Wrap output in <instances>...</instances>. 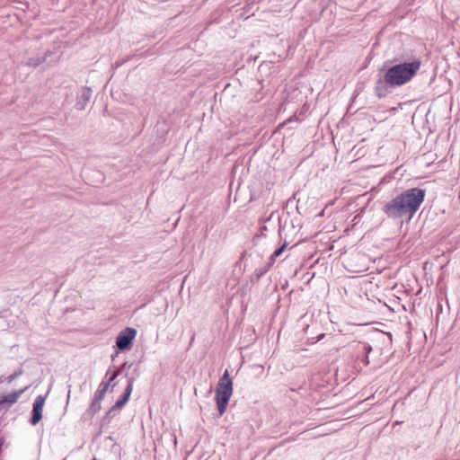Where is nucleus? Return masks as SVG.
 I'll use <instances>...</instances> for the list:
<instances>
[{"label": "nucleus", "mask_w": 460, "mask_h": 460, "mask_svg": "<svg viewBox=\"0 0 460 460\" xmlns=\"http://www.w3.org/2000/svg\"><path fill=\"white\" fill-rule=\"evenodd\" d=\"M120 374V370L115 371L108 379L110 383L113 382L114 379Z\"/></svg>", "instance_id": "a211bd4d"}, {"label": "nucleus", "mask_w": 460, "mask_h": 460, "mask_svg": "<svg viewBox=\"0 0 460 460\" xmlns=\"http://www.w3.org/2000/svg\"><path fill=\"white\" fill-rule=\"evenodd\" d=\"M93 460H96L95 458H93Z\"/></svg>", "instance_id": "b1692460"}, {"label": "nucleus", "mask_w": 460, "mask_h": 460, "mask_svg": "<svg viewBox=\"0 0 460 460\" xmlns=\"http://www.w3.org/2000/svg\"><path fill=\"white\" fill-rule=\"evenodd\" d=\"M42 410L43 409L39 408L38 406L32 405L31 417L30 420L31 425L35 426L42 419Z\"/></svg>", "instance_id": "1a4fd4ad"}, {"label": "nucleus", "mask_w": 460, "mask_h": 460, "mask_svg": "<svg viewBox=\"0 0 460 460\" xmlns=\"http://www.w3.org/2000/svg\"><path fill=\"white\" fill-rule=\"evenodd\" d=\"M46 395H38L35 400H34V402L32 405L34 406H38L39 408H41L43 409V406H44V403H45V400H46Z\"/></svg>", "instance_id": "ddd939ff"}, {"label": "nucleus", "mask_w": 460, "mask_h": 460, "mask_svg": "<svg viewBox=\"0 0 460 460\" xmlns=\"http://www.w3.org/2000/svg\"><path fill=\"white\" fill-rule=\"evenodd\" d=\"M137 335V331L131 327H126L116 337V347L119 351L129 350L133 346V341Z\"/></svg>", "instance_id": "20e7f679"}, {"label": "nucleus", "mask_w": 460, "mask_h": 460, "mask_svg": "<svg viewBox=\"0 0 460 460\" xmlns=\"http://www.w3.org/2000/svg\"><path fill=\"white\" fill-rule=\"evenodd\" d=\"M287 246H288V243L284 242V243L280 247H279L278 249H276L273 252V253L270 255V257L269 259V261H270V263L273 264L275 262V260L283 253V252L285 251Z\"/></svg>", "instance_id": "f8f14e48"}, {"label": "nucleus", "mask_w": 460, "mask_h": 460, "mask_svg": "<svg viewBox=\"0 0 460 460\" xmlns=\"http://www.w3.org/2000/svg\"><path fill=\"white\" fill-rule=\"evenodd\" d=\"M91 97L92 89L89 87H84L76 97L75 108L79 111L84 110Z\"/></svg>", "instance_id": "423d86ee"}, {"label": "nucleus", "mask_w": 460, "mask_h": 460, "mask_svg": "<svg viewBox=\"0 0 460 460\" xmlns=\"http://www.w3.org/2000/svg\"><path fill=\"white\" fill-rule=\"evenodd\" d=\"M46 58H47V53L42 57L37 56V57L30 58L27 59L25 64L28 66L36 67L39 65L44 63L46 61Z\"/></svg>", "instance_id": "9d476101"}, {"label": "nucleus", "mask_w": 460, "mask_h": 460, "mask_svg": "<svg viewBox=\"0 0 460 460\" xmlns=\"http://www.w3.org/2000/svg\"><path fill=\"white\" fill-rule=\"evenodd\" d=\"M132 366V364H128V362H125L123 363L122 367H121V369H124V368H130Z\"/></svg>", "instance_id": "aec40b11"}, {"label": "nucleus", "mask_w": 460, "mask_h": 460, "mask_svg": "<svg viewBox=\"0 0 460 460\" xmlns=\"http://www.w3.org/2000/svg\"><path fill=\"white\" fill-rule=\"evenodd\" d=\"M22 374V369H19V370L15 371L13 374H12V375H10L8 376V382L11 383L13 380H14L16 377H18Z\"/></svg>", "instance_id": "dca6fc26"}, {"label": "nucleus", "mask_w": 460, "mask_h": 460, "mask_svg": "<svg viewBox=\"0 0 460 460\" xmlns=\"http://www.w3.org/2000/svg\"><path fill=\"white\" fill-rule=\"evenodd\" d=\"M272 265L273 264L270 263V261H268L264 266L255 269L252 277V280H255L258 282L261 279V278L270 270Z\"/></svg>", "instance_id": "6e6552de"}, {"label": "nucleus", "mask_w": 460, "mask_h": 460, "mask_svg": "<svg viewBox=\"0 0 460 460\" xmlns=\"http://www.w3.org/2000/svg\"><path fill=\"white\" fill-rule=\"evenodd\" d=\"M426 191L420 188L407 189L385 202L382 211L391 219L407 217L411 219L419 210Z\"/></svg>", "instance_id": "f03ea898"}, {"label": "nucleus", "mask_w": 460, "mask_h": 460, "mask_svg": "<svg viewBox=\"0 0 460 460\" xmlns=\"http://www.w3.org/2000/svg\"><path fill=\"white\" fill-rule=\"evenodd\" d=\"M365 361H366V364H368V363H369V361H368V358H367V357L365 358Z\"/></svg>", "instance_id": "5701e85b"}, {"label": "nucleus", "mask_w": 460, "mask_h": 460, "mask_svg": "<svg viewBox=\"0 0 460 460\" xmlns=\"http://www.w3.org/2000/svg\"><path fill=\"white\" fill-rule=\"evenodd\" d=\"M111 383H110L109 381H107V382L102 381V382L100 384L99 388H100V389H102V390H103V391H105V392H107V391H108V389H109V387H110V385H111Z\"/></svg>", "instance_id": "f3484780"}, {"label": "nucleus", "mask_w": 460, "mask_h": 460, "mask_svg": "<svg viewBox=\"0 0 460 460\" xmlns=\"http://www.w3.org/2000/svg\"><path fill=\"white\" fill-rule=\"evenodd\" d=\"M118 355H119V351H117V352L115 353V355H112V356H111L112 360H114L115 357H116V356H118Z\"/></svg>", "instance_id": "4be33fe9"}, {"label": "nucleus", "mask_w": 460, "mask_h": 460, "mask_svg": "<svg viewBox=\"0 0 460 460\" xmlns=\"http://www.w3.org/2000/svg\"><path fill=\"white\" fill-rule=\"evenodd\" d=\"M233 394V380L230 377L227 369L225 370L219 378L216 388V402L219 416H222L227 408L228 402Z\"/></svg>", "instance_id": "7ed1b4c3"}, {"label": "nucleus", "mask_w": 460, "mask_h": 460, "mask_svg": "<svg viewBox=\"0 0 460 460\" xmlns=\"http://www.w3.org/2000/svg\"><path fill=\"white\" fill-rule=\"evenodd\" d=\"M134 382V377H128V385L121 396L115 402L114 409H117L119 411L120 409L128 402L133 390Z\"/></svg>", "instance_id": "39448f33"}, {"label": "nucleus", "mask_w": 460, "mask_h": 460, "mask_svg": "<svg viewBox=\"0 0 460 460\" xmlns=\"http://www.w3.org/2000/svg\"><path fill=\"white\" fill-rule=\"evenodd\" d=\"M324 336H325V334H324V333L320 334V335L317 337V341H321Z\"/></svg>", "instance_id": "412c9836"}, {"label": "nucleus", "mask_w": 460, "mask_h": 460, "mask_svg": "<svg viewBox=\"0 0 460 460\" xmlns=\"http://www.w3.org/2000/svg\"><path fill=\"white\" fill-rule=\"evenodd\" d=\"M101 402L100 401L96 400L93 398L92 403L90 404L86 413L89 414L90 416H93L95 413H97L102 406H101Z\"/></svg>", "instance_id": "9b49d317"}, {"label": "nucleus", "mask_w": 460, "mask_h": 460, "mask_svg": "<svg viewBox=\"0 0 460 460\" xmlns=\"http://www.w3.org/2000/svg\"><path fill=\"white\" fill-rule=\"evenodd\" d=\"M364 350L369 353L372 350V347L370 345H364Z\"/></svg>", "instance_id": "6ab92c4d"}, {"label": "nucleus", "mask_w": 460, "mask_h": 460, "mask_svg": "<svg viewBox=\"0 0 460 460\" xmlns=\"http://www.w3.org/2000/svg\"><path fill=\"white\" fill-rule=\"evenodd\" d=\"M105 394H106L105 391L98 388L97 392L95 393L94 399L102 402V399L104 398Z\"/></svg>", "instance_id": "2eb2a0df"}, {"label": "nucleus", "mask_w": 460, "mask_h": 460, "mask_svg": "<svg viewBox=\"0 0 460 460\" xmlns=\"http://www.w3.org/2000/svg\"><path fill=\"white\" fill-rule=\"evenodd\" d=\"M27 388L28 386L1 396L0 407L4 403H8L10 405L15 403L19 397L27 390Z\"/></svg>", "instance_id": "0eeeda50"}, {"label": "nucleus", "mask_w": 460, "mask_h": 460, "mask_svg": "<svg viewBox=\"0 0 460 460\" xmlns=\"http://www.w3.org/2000/svg\"><path fill=\"white\" fill-rule=\"evenodd\" d=\"M119 411L117 409H114V405L108 411L103 420H109L112 417H114Z\"/></svg>", "instance_id": "4468645a"}, {"label": "nucleus", "mask_w": 460, "mask_h": 460, "mask_svg": "<svg viewBox=\"0 0 460 460\" xmlns=\"http://www.w3.org/2000/svg\"><path fill=\"white\" fill-rule=\"evenodd\" d=\"M65 460V459H64Z\"/></svg>", "instance_id": "393cba45"}, {"label": "nucleus", "mask_w": 460, "mask_h": 460, "mask_svg": "<svg viewBox=\"0 0 460 460\" xmlns=\"http://www.w3.org/2000/svg\"><path fill=\"white\" fill-rule=\"evenodd\" d=\"M421 66L419 59L411 62H401L388 67L385 74L376 82L375 93L379 98H385L396 88L411 81Z\"/></svg>", "instance_id": "f257e3e1"}]
</instances>
